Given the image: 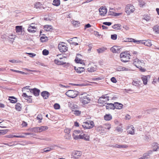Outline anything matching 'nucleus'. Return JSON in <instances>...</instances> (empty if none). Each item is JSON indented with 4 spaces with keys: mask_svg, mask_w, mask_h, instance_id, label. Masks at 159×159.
Listing matches in <instances>:
<instances>
[{
    "mask_svg": "<svg viewBox=\"0 0 159 159\" xmlns=\"http://www.w3.org/2000/svg\"><path fill=\"white\" fill-rule=\"evenodd\" d=\"M34 132H39V127H34Z\"/></svg>",
    "mask_w": 159,
    "mask_h": 159,
    "instance_id": "obj_63",
    "label": "nucleus"
},
{
    "mask_svg": "<svg viewBox=\"0 0 159 159\" xmlns=\"http://www.w3.org/2000/svg\"><path fill=\"white\" fill-rule=\"evenodd\" d=\"M37 119L38 120H42L43 119V117L42 115H38L37 117Z\"/></svg>",
    "mask_w": 159,
    "mask_h": 159,
    "instance_id": "obj_58",
    "label": "nucleus"
},
{
    "mask_svg": "<svg viewBox=\"0 0 159 159\" xmlns=\"http://www.w3.org/2000/svg\"><path fill=\"white\" fill-rule=\"evenodd\" d=\"M114 109H121L123 107V105L121 103L118 102H115L114 103Z\"/></svg>",
    "mask_w": 159,
    "mask_h": 159,
    "instance_id": "obj_16",
    "label": "nucleus"
},
{
    "mask_svg": "<svg viewBox=\"0 0 159 159\" xmlns=\"http://www.w3.org/2000/svg\"><path fill=\"white\" fill-rule=\"evenodd\" d=\"M99 14L101 16H104L107 12V9L105 7H101L99 9Z\"/></svg>",
    "mask_w": 159,
    "mask_h": 159,
    "instance_id": "obj_14",
    "label": "nucleus"
},
{
    "mask_svg": "<svg viewBox=\"0 0 159 159\" xmlns=\"http://www.w3.org/2000/svg\"><path fill=\"white\" fill-rule=\"evenodd\" d=\"M149 156V154H144L143 156L139 158V159H147L148 158Z\"/></svg>",
    "mask_w": 159,
    "mask_h": 159,
    "instance_id": "obj_40",
    "label": "nucleus"
},
{
    "mask_svg": "<svg viewBox=\"0 0 159 159\" xmlns=\"http://www.w3.org/2000/svg\"><path fill=\"white\" fill-rule=\"evenodd\" d=\"M111 82L114 83H116L117 82L116 80L114 77H112L111 79Z\"/></svg>",
    "mask_w": 159,
    "mask_h": 159,
    "instance_id": "obj_59",
    "label": "nucleus"
},
{
    "mask_svg": "<svg viewBox=\"0 0 159 159\" xmlns=\"http://www.w3.org/2000/svg\"><path fill=\"white\" fill-rule=\"evenodd\" d=\"M81 131L80 130H75L74 131L73 133V136L74 139H75V136H79L80 135H81L80 134H81Z\"/></svg>",
    "mask_w": 159,
    "mask_h": 159,
    "instance_id": "obj_22",
    "label": "nucleus"
},
{
    "mask_svg": "<svg viewBox=\"0 0 159 159\" xmlns=\"http://www.w3.org/2000/svg\"><path fill=\"white\" fill-rule=\"evenodd\" d=\"M116 70L118 71L129 70V69L128 68L123 67L120 66L117 67L116 68Z\"/></svg>",
    "mask_w": 159,
    "mask_h": 159,
    "instance_id": "obj_23",
    "label": "nucleus"
},
{
    "mask_svg": "<svg viewBox=\"0 0 159 159\" xmlns=\"http://www.w3.org/2000/svg\"><path fill=\"white\" fill-rule=\"evenodd\" d=\"M104 127L105 129H109L111 127V125L109 124H105L104 125Z\"/></svg>",
    "mask_w": 159,
    "mask_h": 159,
    "instance_id": "obj_45",
    "label": "nucleus"
},
{
    "mask_svg": "<svg viewBox=\"0 0 159 159\" xmlns=\"http://www.w3.org/2000/svg\"><path fill=\"white\" fill-rule=\"evenodd\" d=\"M54 108L56 110L59 109L60 108V105L58 103H55L54 105Z\"/></svg>",
    "mask_w": 159,
    "mask_h": 159,
    "instance_id": "obj_49",
    "label": "nucleus"
},
{
    "mask_svg": "<svg viewBox=\"0 0 159 159\" xmlns=\"http://www.w3.org/2000/svg\"><path fill=\"white\" fill-rule=\"evenodd\" d=\"M120 25L119 24H116L112 26V28L115 29L119 30L120 27Z\"/></svg>",
    "mask_w": 159,
    "mask_h": 159,
    "instance_id": "obj_41",
    "label": "nucleus"
},
{
    "mask_svg": "<svg viewBox=\"0 0 159 159\" xmlns=\"http://www.w3.org/2000/svg\"><path fill=\"white\" fill-rule=\"evenodd\" d=\"M150 76L149 75H143L141 77V79L143 82V84L144 85H146L147 84L148 82V79L150 78Z\"/></svg>",
    "mask_w": 159,
    "mask_h": 159,
    "instance_id": "obj_17",
    "label": "nucleus"
},
{
    "mask_svg": "<svg viewBox=\"0 0 159 159\" xmlns=\"http://www.w3.org/2000/svg\"><path fill=\"white\" fill-rule=\"evenodd\" d=\"M6 132V131L5 130H0V135H4Z\"/></svg>",
    "mask_w": 159,
    "mask_h": 159,
    "instance_id": "obj_55",
    "label": "nucleus"
},
{
    "mask_svg": "<svg viewBox=\"0 0 159 159\" xmlns=\"http://www.w3.org/2000/svg\"><path fill=\"white\" fill-rule=\"evenodd\" d=\"M140 83V81L139 80H133L132 82V84L135 86L139 87V86Z\"/></svg>",
    "mask_w": 159,
    "mask_h": 159,
    "instance_id": "obj_28",
    "label": "nucleus"
},
{
    "mask_svg": "<svg viewBox=\"0 0 159 159\" xmlns=\"http://www.w3.org/2000/svg\"><path fill=\"white\" fill-rule=\"evenodd\" d=\"M41 95L44 99H47L49 97L50 94L47 91H44L41 93Z\"/></svg>",
    "mask_w": 159,
    "mask_h": 159,
    "instance_id": "obj_18",
    "label": "nucleus"
},
{
    "mask_svg": "<svg viewBox=\"0 0 159 159\" xmlns=\"http://www.w3.org/2000/svg\"><path fill=\"white\" fill-rule=\"evenodd\" d=\"M138 43L144 44L145 46L150 47L152 45L151 41L150 40H139Z\"/></svg>",
    "mask_w": 159,
    "mask_h": 159,
    "instance_id": "obj_9",
    "label": "nucleus"
},
{
    "mask_svg": "<svg viewBox=\"0 0 159 159\" xmlns=\"http://www.w3.org/2000/svg\"><path fill=\"white\" fill-rule=\"evenodd\" d=\"M109 97L108 96H107V95H103L102 97H101L99 98L98 99V103H101V101H102V99H106L105 101H108L109 100Z\"/></svg>",
    "mask_w": 159,
    "mask_h": 159,
    "instance_id": "obj_19",
    "label": "nucleus"
},
{
    "mask_svg": "<svg viewBox=\"0 0 159 159\" xmlns=\"http://www.w3.org/2000/svg\"><path fill=\"white\" fill-rule=\"evenodd\" d=\"M127 39L128 40H125V42H137L138 43H139L138 41H136L135 39H132V38H127Z\"/></svg>",
    "mask_w": 159,
    "mask_h": 159,
    "instance_id": "obj_36",
    "label": "nucleus"
},
{
    "mask_svg": "<svg viewBox=\"0 0 159 159\" xmlns=\"http://www.w3.org/2000/svg\"><path fill=\"white\" fill-rule=\"evenodd\" d=\"M23 134L26 135H34L35 134H34L33 133H23Z\"/></svg>",
    "mask_w": 159,
    "mask_h": 159,
    "instance_id": "obj_64",
    "label": "nucleus"
},
{
    "mask_svg": "<svg viewBox=\"0 0 159 159\" xmlns=\"http://www.w3.org/2000/svg\"><path fill=\"white\" fill-rule=\"evenodd\" d=\"M65 57H63V58L60 57V60L57 59H55L54 60V62L55 64L57 65H63L66 63V62H65L64 61L62 60V59H65Z\"/></svg>",
    "mask_w": 159,
    "mask_h": 159,
    "instance_id": "obj_10",
    "label": "nucleus"
},
{
    "mask_svg": "<svg viewBox=\"0 0 159 159\" xmlns=\"http://www.w3.org/2000/svg\"><path fill=\"white\" fill-rule=\"evenodd\" d=\"M81 153L80 151H75L72 152L71 156L75 158H78L81 156Z\"/></svg>",
    "mask_w": 159,
    "mask_h": 159,
    "instance_id": "obj_11",
    "label": "nucleus"
},
{
    "mask_svg": "<svg viewBox=\"0 0 159 159\" xmlns=\"http://www.w3.org/2000/svg\"><path fill=\"white\" fill-rule=\"evenodd\" d=\"M64 138L66 139H70L71 138V136L70 134H66L64 136Z\"/></svg>",
    "mask_w": 159,
    "mask_h": 159,
    "instance_id": "obj_47",
    "label": "nucleus"
},
{
    "mask_svg": "<svg viewBox=\"0 0 159 159\" xmlns=\"http://www.w3.org/2000/svg\"><path fill=\"white\" fill-rule=\"evenodd\" d=\"M74 114L76 116H79L81 113V111L78 110H75L74 111Z\"/></svg>",
    "mask_w": 159,
    "mask_h": 159,
    "instance_id": "obj_48",
    "label": "nucleus"
},
{
    "mask_svg": "<svg viewBox=\"0 0 159 159\" xmlns=\"http://www.w3.org/2000/svg\"><path fill=\"white\" fill-rule=\"evenodd\" d=\"M20 103H17L16 105V109L18 111H21V107H20Z\"/></svg>",
    "mask_w": 159,
    "mask_h": 159,
    "instance_id": "obj_39",
    "label": "nucleus"
},
{
    "mask_svg": "<svg viewBox=\"0 0 159 159\" xmlns=\"http://www.w3.org/2000/svg\"><path fill=\"white\" fill-rule=\"evenodd\" d=\"M28 31L30 33H34L36 32V30L34 29H33L32 27H31L29 26L28 29Z\"/></svg>",
    "mask_w": 159,
    "mask_h": 159,
    "instance_id": "obj_43",
    "label": "nucleus"
},
{
    "mask_svg": "<svg viewBox=\"0 0 159 159\" xmlns=\"http://www.w3.org/2000/svg\"><path fill=\"white\" fill-rule=\"evenodd\" d=\"M44 30L47 31H50L52 29V26L51 25H45L44 26Z\"/></svg>",
    "mask_w": 159,
    "mask_h": 159,
    "instance_id": "obj_27",
    "label": "nucleus"
},
{
    "mask_svg": "<svg viewBox=\"0 0 159 159\" xmlns=\"http://www.w3.org/2000/svg\"><path fill=\"white\" fill-rule=\"evenodd\" d=\"M78 94V92L76 91L69 90L66 92V94L68 97L74 98L76 97Z\"/></svg>",
    "mask_w": 159,
    "mask_h": 159,
    "instance_id": "obj_5",
    "label": "nucleus"
},
{
    "mask_svg": "<svg viewBox=\"0 0 159 159\" xmlns=\"http://www.w3.org/2000/svg\"><path fill=\"white\" fill-rule=\"evenodd\" d=\"M106 108L107 109H114V104L112 103H107V105L106 106Z\"/></svg>",
    "mask_w": 159,
    "mask_h": 159,
    "instance_id": "obj_20",
    "label": "nucleus"
},
{
    "mask_svg": "<svg viewBox=\"0 0 159 159\" xmlns=\"http://www.w3.org/2000/svg\"><path fill=\"white\" fill-rule=\"evenodd\" d=\"M133 64L137 68L140 69V70L142 72H144L145 71V69L143 68V66H144V63L143 61H140L138 58L135 59L133 61Z\"/></svg>",
    "mask_w": 159,
    "mask_h": 159,
    "instance_id": "obj_1",
    "label": "nucleus"
},
{
    "mask_svg": "<svg viewBox=\"0 0 159 159\" xmlns=\"http://www.w3.org/2000/svg\"><path fill=\"white\" fill-rule=\"evenodd\" d=\"M22 26H17L16 27V33H19L22 31Z\"/></svg>",
    "mask_w": 159,
    "mask_h": 159,
    "instance_id": "obj_34",
    "label": "nucleus"
},
{
    "mask_svg": "<svg viewBox=\"0 0 159 159\" xmlns=\"http://www.w3.org/2000/svg\"><path fill=\"white\" fill-rule=\"evenodd\" d=\"M134 128L132 125L128 126L127 132L128 133L132 135L134 134Z\"/></svg>",
    "mask_w": 159,
    "mask_h": 159,
    "instance_id": "obj_15",
    "label": "nucleus"
},
{
    "mask_svg": "<svg viewBox=\"0 0 159 159\" xmlns=\"http://www.w3.org/2000/svg\"><path fill=\"white\" fill-rule=\"evenodd\" d=\"M40 6V3L39 2H37L34 4V7L38 9L39 8Z\"/></svg>",
    "mask_w": 159,
    "mask_h": 159,
    "instance_id": "obj_50",
    "label": "nucleus"
},
{
    "mask_svg": "<svg viewBox=\"0 0 159 159\" xmlns=\"http://www.w3.org/2000/svg\"><path fill=\"white\" fill-rule=\"evenodd\" d=\"M153 30L155 33L157 34H159V26L156 25L154 26L153 28Z\"/></svg>",
    "mask_w": 159,
    "mask_h": 159,
    "instance_id": "obj_32",
    "label": "nucleus"
},
{
    "mask_svg": "<svg viewBox=\"0 0 159 159\" xmlns=\"http://www.w3.org/2000/svg\"><path fill=\"white\" fill-rule=\"evenodd\" d=\"M151 19L150 16L148 15H145L143 16V19L146 20L147 21H148Z\"/></svg>",
    "mask_w": 159,
    "mask_h": 159,
    "instance_id": "obj_31",
    "label": "nucleus"
},
{
    "mask_svg": "<svg viewBox=\"0 0 159 159\" xmlns=\"http://www.w3.org/2000/svg\"><path fill=\"white\" fill-rule=\"evenodd\" d=\"M125 11L128 14H129L130 13L133 12L135 10L134 7L131 4L127 5L125 9Z\"/></svg>",
    "mask_w": 159,
    "mask_h": 159,
    "instance_id": "obj_6",
    "label": "nucleus"
},
{
    "mask_svg": "<svg viewBox=\"0 0 159 159\" xmlns=\"http://www.w3.org/2000/svg\"><path fill=\"white\" fill-rule=\"evenodd\" d=\"M94 126V122L92 121H89L83 123L82 125L83 127L85 129H90L93 128Z\"/></svg>",
    "mask_w": 159,
    "mask_h": 159,
    "instance_id": "obj_4",
    "label": "nucleus"
},
{
    "mask_svg": "<svg viewBox=\"0 0 159 159\" xmlns=\"http://www.w3.org/2000/svg\"><path fill=\"white\" fill-rule=\"evenodd\" d=\"M105 120H110L112 118V116L110 114H106L104 117Z\"/></svg>",
    "mask_w": 159,
    "mask_h": 159,
    "instance_id": "obj_25",
    "label": "nucleus"
},
{
    "mask_svg": "<svg viewBox=\"0 0 159 159\" xmlns=\"http://www.w3.org/2000/svg\"><path fill=\"white\" fill-rule=\"evenodd\" d=\"M53 5L54 6H58L60 5V0H54L53 2Z\"/></svg>",
    "mask_w": 159,
    "mask_h": 159,
    "instance_id": "obj_33",
    "label": "nucleus"
},
{
    "mask_svg": "<svg viewBox=\"0 0 159 159\" xmlns=\"http://www.w3.org/2000/svg\"><path fill=\"white\" fill-rule=\"evenodd\" d=\"M130 55L128 53L124 52L121 53L120 55L121 61L124 62H128L130 59Z\"/></svg>",
    "mask_w": 159,
    "mask_h": 159,
    "instance_id": "obj_2",
    "label": "nucleus"
},
{
    "mask_svg": "<svg viewBox=\"0 0 159 159\" xmlns=\"http://www.w3.org/2000/svg\"><path fill=\"white\" fill-rule=\"evenodd\" d=\"M16 35L11 34L8 36V38L9 39L13 40L12 41H13L16 38Z\"/></svg>",
    "mask_w": 159,
    "mask_h": 159,
    "instance_id": "obj_44",
    "label": "nucleus"
},
{
    "mask_svg": "<svg viewBox=\"0 0 159 159\" xmlns=\"http://www.w3.org/2000/svg\"><path fill=\"white\" fill-rule=\"evenodd\" d=\"M31 93H33L35 96H38L39 95L40 91L39 89L34 88L29 89Z\"/></svg>",
    "mask_w": 159,
    "mask_h": 159,
    "instance_id": "obj_13",
    "label": "nucleus"
},
{
    "mask_svg": "<svg viewBox=\"0 0 159 159\" xmlns=\"http://www.w3.org/2000/svg\"><path fill=\"white\" fill-rule=\"evenodd\" d=\"M80 98V102L84 104L89 103L90 101L89 96L85 93L82 95Z\"/></svg>",
    "mask_w": 159,
    "mask_h": 159,
    "instance_id": "obj_3",
    "label": "nucleus"
},
{
    "mask_svg": "<svg viewBox=\"0 0 159 159\" xmlns=\"http://www.w3.org/2000/svg\"><path fill=\"white\" fill-rule=\"evenodd\" d=\"M103 24L104 25L110 26L111 25L112 23L111 22H103Z\"/></svg>",
    "mask_w": 159,
    "mask_h": 159,
    "instance_id": "obj_60",
    "label": "nucleus"
},
{
    "mask_svg": "<svg viewBox=\"0 0 159 159\" xmlns=\"http://www.w3.org/2000/svg\"><path fill=\"white\" fill-rule=\"evenodd\" d=\"M9 61L10 62H11V63H20L21 62L20 61H17L16 60H9Z\"/></svg>",
    "mask_w": 159,
    "mask_h": 159,
    "instance_id": "obj_57",
    "label": "nucleus"
},
{
    "mask_svg": "<svg viewBox=\"0 0 159 159\" xmlns=\"http://www.w3.org/2000/svg\"><path fill=\"white\" fill-rule=\"evenodd\" d=\"M64 131L66 134H70V129L69 128H66L64 129Z\"/></svg>",
    "mask_w": 159,
    "mask_h": 159,
    "instance_id": "obj_51",
    "label": "nucleus"
},
{
    "mask_svg": "<svg viewBox=\"0 0 159 159\" xmlns=\"http://www.w3.org/2000/svg\"><path fill=\"white\" fill-rule=\"evenodd\" d=\"M9 100L10 102L13 103H16L17 101V99L14 97H9Z\"/></svg>",
    "mask_w": 159,
    "mask_h": 159,
    "instance_id": "obj_26",
    "label": "nucleus"
},
{
    "mask_svg": "<svg viewBox=\"0 0 159 159\" xmlns=\"http://www.w3.org/2000/svg\"><path fill=\"white\" fill-rule=\"evenodd\" d=\"M53 147L51 148H47L44 149V152H47L53 149Z\"/></svg>",
    "mask_w": 159,
    "mask_h": 159,
    "instance_id": "obj_46",
    "label": "nucleus"
},
{
    "mask_svg": "<svg viewBox=\"0 0 159 159\" xmlns=\"http://www.w3.org/2000/svg\"><path fill=\"white\" fill-rule=\"evenodd\" d=\"M22 96L25 98L29 99H30V98L32 97L31 96H28L26 93H23Z\"/></svg>",
    "mask_w": 159,
    "mask_h": 159,
    "instance_id": "obj_52",
    "label": "nucleus"
},
{
    "mask_svg": "<svg viewBox=\"0 0 159 159\" xmlns=\"http://www.w3.org/2000/svg\"><path fill=\"white\" fill-rule=\"evenodd\" d=\"M25 136L23 135H9L7 136V137L8 138H12L13 137H16V138H25Z\"/></svg>",
    "mask_w": 159,
    "mask_h": 159,
    "instance_id": "obj_24",
    "label": "nucleus"
},
{
    "mask_svg": "<svg viewBox=\"0 0 159 159\" xmlns=\"http://www.w3.org/2000/svg\"><path fill=\"white\" fill-rule=\"evenodd\" d=\"M48 129V127L46 126H41L39 127V132L43 131H45Z\"/></svg>",
    "mask_w": 159,
    "mask_h": 159,
    "instance_id": "obj_29",
    "label": "nucleus"
},
{
    "mask_svg": "<svg viewBox=\"0 0 159 159\" xmlns=\"http://www.w3.org/2000/svg\"><path fill=\"white\" fill-rule=\"evenodd\" d=\"M75 139H84L86 141L89 140V136L87 134H84L83 135H81L78 136H75Z\"/></svg>",
    "mask_w": 159,
    "mask_h": 159,
    "instance_id": "obj_8",
    "label": "nucleus"
},
{
    "mask_svg": "<svg viewBox=\"0 0 159 159\" xmlns=\"http://www.w3.org/2000/svg\"><path fill=\"white\" fill-rule=\"evenodd\" d=\"M107 48H99L97 50L98 52L99 53H102L104 52L106 50Z\"/></svg>",
    "mask_w": 159,
    "mask_h": 159,
    "instance_id": "obj_37",
    "label": "nucleus"
},
{
    "mask_svg": "<svg viewBox=\"0 0 159 159\" xmlns=\"http://www.w3.org/2000/svg\"><path fill=\"white\" fill-rule=\"evenodd\" d=\"M96 67H94L93 66H91L90 67L88 68L87 69V70L89 72H93L96 70Z\"/></svg>",
    "mask_w": 159,
    "mask_h": 159,
    "instance_id": "obj_38",
    "label": "nucleus"
},
{
    "mask_svg": "<svg viewBox=\"0 0 159 159\" xmlns=\"http://www.w3.org/2000/svg\"><path fill=\"white\" fill-rule=\"evenodd\" d=\"M111 39L115 40L117 38V35L116 34H112L111 35Z\"/></svg>",
    "mask_w": 159,
    "mask_h": 159,
    "instance_id": "obj_54",
    "label": "nucleus"
},
{
    "mask_svg": "<svg viewBox=\"0 0 159 159\" xmlns=\"http://www.w3.org/2000/svg\"><path fill=\"white\" fill-rule=\"evenodd\" d=\"M119 49L118 46H114L111 48V52L113 53H116L118 52L119 50Z\"/></svg>",
    "mask_w": 159,
    "mask_h": 159,
    "instance_id": "obj_21",
    "label": "nucleus"
},
{
    "mask_svg": "<svg viewBox=\"0 0 159 159\" xmlns=\"http://www.w3.org/2000/svg\"><path fill=\"white\" fill-rule=\"evenodd\" d=\"M113 147L118 148H121V145L116 144L114 146H113Z\"/></svg>",
    "mask_w": 159,
    "mask_h": 159,
    "instance_id": "obj_62",
    "label": "nucleus"
},
{
    "mask_svg": "<svg viewBox=\"0 0 159 159\" xmlns=\"http://www.w3.org/2000/svg\"><path fill=\"white\" fill-rule=\"evenodd\" d=\"M26 54L30 55V56L31 57H33L36 56V54L34 53H27L26 52Z\"/></svg>",
    "mask_w": 159,
    "mask_h": 159,
    "instance_id": "obj_56",
    "label": "nucleus"
},
{
    "mask_svg": "<svg viewBox=\"0 0 159 159\" xmlns=\"http://www.w3.org/2000/svg\"><path fill=\"white\" fill-rule=\"evenodd\" d=\"M81 56V55L80 54H77L75 61L77 63H80L81 64H83V65H84V63L83 61L80 58V57Z\"/></svg>",
    "mask_w": 159,
    "mask_h": 159,
    "instance_id": "obj_12",
    "label": "nucleus"
},
{
    "mask_svg": "<svg viewBox=\"0 0 159 159\" xmlns=\"http://www.w3.org/2000/svg\"><path fill=\"white\" fill-rule=\"evenodd\" d=\"M139 4L140 7H143L145 6L146 3L143 0H140L139 1Z\"/></svg>",
    "mask_w": 159,
    "mask_h": 159,
    "instance_id": "obj_42",
    "label": "nucleus"
},
{
    "mask_svg": "<svg viewBox=\"0 0 159 159\" xmlns=\"http://www.w3.org/2000/svg\"><path fill=\"white\" fill-rule=\"evenodd\" d=\"M49 53L48 51L46 49H44L43 51V54L44 55H47Z\"/></svg>",
    "mask_w": 159,
    "mask_h": 159,
    "instance_id": "obj_53",
    "label": "nucleus"
},
{
    "mask_svg": "<svg viewBox=\"0 0 159 159\" xmlns=\"http://www.w3.org/2000/svg\"><path fill=\"white\" fill-rule=\"evenodd\" d=\"M58 48L59 51L61 52H66L68 49L65 43L63 42L58 44Z\"/></svg>",
    "mask_w": 159,
    "mask_h": 159,
    "instance_id": "obj_7",
    "label": "nucleus"
},
{
    "mask_svg": "<svg viewBox=\"0 0 159 159\" xmlns=\"http://www.w3.org/2000/svg\"><path fill=\"white\" fill-rule=\"evenodd\" d=\"M111 10H113V9L112 8V9H110V11H109V15H113L114 16V13L113 11H110Z\"/></svg>",
    "mask_w": 159,
    "mask_h": 159,
    "instance_id": "obj_61",
    "label": "nucleus"
},
{
    "mask_svg": "<svg viewBox=\"0 0 159 159\" xmlns=\"http://www.w3.org/2000/svg\"><path fill=\"white\" fill-rule=\"evenodd\" d=\"M75 70L76 71L79 73H80L84 70V67H79L77 69H76L75 67Z\"/></svg>",
    "mask_w": 159,
    "mask_h": 159,
    "instance_id": "obj_30",
    "label": "nucleus"
},
{
    "mask_svg": "<svg viewBox=\"0 0 159 159\" xmlns=\"http://www.w3.org/2000/svg\"><path fill=\"white\" fill-rule=\"evenodd\" d=\"M71 109L72 111H74L75 110L78 109L79 107L77 105L73 104L71 107Z\"/></svg>",
    "mask_w": 159,
    "mask_h": 159,
    "instance_id": "obj_35",
    "label": "nucleus"
}]
</instances>
